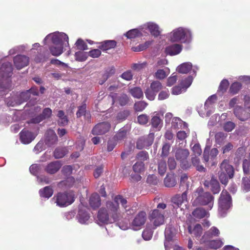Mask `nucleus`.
<instances>
[{
  "mask_svg": "<svg viewBox=\"0 0 250 250\" xmlns=\"http://www.w3.org/2000/svg\"><path fill=\"white\" fill-rule=\"evenodd\" d=\"M119 203L121 204L127 215L132 214L135 212V209L131 208L127 205L126 199L121 195H117L114 197L113 201L107 202L106 204L107 212L116 221H118L122 216Z\"/></svg>",
  "mask_w": 250,
  "mask_h": 250,
  "instance_id": "f257e3e1",
  "label": "nucleus"
},
{
  "mask_svg": "<svg viewBox=\"0 0 250 250\" xmlns=\"http://www.w3.org/2000/svg\"><path fill=\"white\" fill-rule=\"evenodd\" d=\"M13 67L10 62L4 59L0 61V96L5 95L11 86L9 79L12 74Z\"/></svg>",
  "mask_w": 250,
  "mask_h": 250,
  "instance_id": "f03ea898",
  "label": "nucleus"
},
{
  "mask_svg": "<svg viewBox=\"0 0 250 250\" xmlns=\"http://www.w3.org/2000/svg\"><path fill=\"white\" fill-rule=\"evenodd\" d=\"M166 38L170 42H181L185 44L190 43L193 39L191 30L187 27L180 26L173 29L167 33Z\"/></svg>",
  "mask_w": 250,
  "mask_h": 250,
  "instance_id": "7ed1b4c3",
  "label": "nucleus"
},
{
  "mask_svg": "<svg viewBox=\"0 0 250 250\" xmlns=\"http://www.w3.org/2000/svg\"><path fill=\"white\" fill-rule=\"evenodd\" d=\"M194 206L208 205V209L213 206V197L208 192H204L202 188H198L192 195Z\"/></svg>",
  "mask_w": 250,
  "mask_h": 250,
  "instance_id": "20e7f679",
  "label": "nucleus"
},
{
  "mask_svg": "<svg viewBox=\"0 0 250 250\" xmlns=\"http://www.w3.org/2000/svg\"><path fill=\"white\" fill-rule=\"evenodd\" d=\"M38 90L37 88L32 87L28 90L25 92H22L20 93H17L13 95L11 97L7 98L5 102L8 106H14L20 105L22 103L26 102L30 97L31 94L34 96L38 95Z\"/></svg>",
  "mask_w": 250,
  "mask_h": 250,
  "instance_id": "39448f33",
  "label": "nucleus"
},
{
  "mask_svg": "<svg viewBox=\"0 0 250 250\" xmlns=\"http://www.w3.org/2000/svg\"><path fill=\"white\" fill-rule=\"evenodd\" d=\"M75 195L73 191L59 192L52 198L56 205L61 207H66L72 204L75 201Z\"/></svg>",
  "mask_w": 250,
  "mask_h": 250,
  "instance_id": "423d86ee",
  "label": "nucleus"
},
{
  "mask_svg": "<svg viewBox=\"0 0 250 250\" xmlns=\"http://www.w3.org/2000/svg\"><path fill=\"white\" fill-rule=\"evenodd\" d=\"M68 37L63 32L58 31L53 32L47 35L43 41L44 44H46L49 41H51L54 45H63L65 46L69 45Z\"/></svg>",
  "mask_w": 250,
  "mask_h": 250,
  "instance_id": "0eeeda50",
  "label": "nucleus"
},
{
  "mask_svg": "<svg viewBox=\"0 0 250 250\" xmlns=\"http://www.w3.org/2000/svg\"><path fill=\"white\" fill-rule=\"evenodd\" d=\"M218 204L219 214L221 217H224L232 207L231 198L226 190L222 191Z\"/></svg>",
  "mask_w": 250,
  "mask_h": 250,
  "instance_id": "6e6552de",
  "label": "nucleus"
},
{
  "mask_svg": "<svg viewBox=\"0 0 250 250\" xmlns=\"http://www.w3.org/2000/svg\"><path fill=\"white\" fill-rule=\"evenodd\" d=\"M219 173V179L222 184L226 185L228 178H231L233 176L234 169L232 166L229 165L227 160H224L220 166Z\"/></svg>",
  "mask_w": 250,
  "mask_h": 250,
  "instance_id": "1a4fd4ad",
  "label": "nucleus"
},
{
  "mask_svg": "<svg viewBox=\"0 0 250 250\" xmlns=\"http://www.w3.org/2000/svg\"><path fill=\"white\" fill-rule=\"evenodd\" d=\"M216 100L217 96L216 95L210 96L206 100L204 107L198 110L199 115L202 117L209 116L214 111Z\"/></svg>",
  "mask_w": 250,
  "mask_h": 250,
  "instance_id": "9d476101",
  "label": "nucleus"
},
{
  "mask_svg": "<svg viewBox=\"0 0 250 250\" xmlns=\"http://www.w3.org/2000/svg\"><path fill=\"white\" fill-rule=\"evenodd\" d=\"M234 114L240 120L244 121L250 117V101H246L245 108L239 106H236L234 109Z\"/></svg>",
  "mask_w": 250,
  "mask_h": 250,
  "instance_id": "9b49d317",
  "label": "nucleus"
},
{
  "mask_svg": "<svg viewBox=\"0 0 250 250\" xmlns=\"http://www.w3.org/2000/svg\"><path fill=\"white\" fill-rule=\"evenodd\" d=\"M140 29L142 31L147 30L154 37H158L162 31L159 25L152 21L147 22L141 25Z\"/></svg>",
  "mask_w": 250,
  "mask_h": 250,
  "instance_id": "f8f14e48",
  "label": "nucleus"
},
{
  "mask_svg": "<svg viewBox=\"0 0 250 250\" xmlns=\"http://www.w3.org/2000/svg\"><path fill=\"white\" fill-rule=\"evenodd\" d=\"M149 220L155 227L153 228V229H155L156 227L164 223L165 218L163 212L160 211L158 209H154L150 214Z\"/></svg>",
  "mask_w": 250,
  "mask_h": 250,
  "instance_id": "ddd939ff",
  "label": "nucleus"
},
{
  "mask_svg": "<svg viewBox=\"0 0 250 250\" xmlns=\"http://www.w3.org/2000/svg\"><path fill=\"white\" fill-rule=\"evenodd\" d=\"M146 214L144 211H140L135 217L131 224L132 229L137 230L141 228L146 221Z\"/></svg>",
  "mask_w": 250,
  "mask_h": 250,
  "instance_id": "4468645a",
  "label": "nucleus"
},
{
  "mask_svg": "<svg viewBox=\"0 0 250 250\" xmlns=\"http://www.w3.org/2000/svg\"><path fill=\"white\" fill-rule=\"evenodd\" d=\"M97 223L100 225L112 223L116 221L108 213L106 208H101L98 212Z\"/></svg>",
  "mask_w": 250,
  "mask_h": 250,
  "instance_id": "2eb2a0df",
  "label": "nucleus"
},
{
  "mask_svg": "<svg viewBox=\"0 0 250 250\" xmlns=\"http://www.w3.org/2000/svg\"><path fill=\"white\" fill-rule=\"evenodd\" d=\"M154 134L150 133L146 137L140 138L137 142V147L141 149L143 148H146L151 146L154 141Z\"/></svg>",
  "mask_w": 250,
  "mask_h": 250,
  "instance_id": "dca6fc26",
  "label": "nucleus"
},
{
  "mask_svg": "<svg viewBox=\"0 0 250 250\" xmlns=\"http://www.w3.org/2000/svg\"><path fill=\"white\" fill-rule=\"evenodd\" d=\"M13 61L16 67L21 69L28 64L29 59L25 55H19L15 57Z\"/></svg>",
  "mask_w": 250,
  "mask_h": 250,
  "instance_id": "f3484780",
  "label": "nucleus"
},
{
  "mask_svg": "<svg viewBox=\"0 0 250 250\" xmlns=\"http://www.w3.org/2000/svg\"><path fill=\"white\" fill-rule=\"evenodd\" d=\"M187 194V191H185L181 195H176L172 198V202L178 207H180L183 204L187 207L188 202Z\"/></svg>",
  "mask_w": 250,
  "mask_h": 250,
  "instance_id": "a211bd4d",
  "label": "nucleus"
},
{
  "mask_svg": "<svg viewBox=\"0 0 250 250\" xmlns=\"http://www.w3.org/2000/svg\"><path fill=\"white\" fill-rule=\"evenodd\" d=\"M110 127L109 123L106 122L101 123L95 126L92 130L93 135H102L107 132Z\"/></svg>",
  "mask_w": 250,
  "mask_h": 250,
  "instance_id": "6ab92c4d",
  "label": "nucleus"
},
{
  "mask_svg": "<svg viewBox=\"0 0 250 250\" xmlns=\"http://www.w3.org/2000/svg\"><path fill=\"white\" fill-rule=\"evenodd\" d=\"M78 221L81 224H87L90 219V215L85 208L80 206L78 214L76 216Z\"/></svg>",
  "mask_w": 250,
  "mask_h": 250,
  "instance_id": "aec40b11",
  "label": "nucleus"
},
{
  "mask_svg": "<svg viewBox=\"0 0 250 250\" xmlns=\"http://www.w3.org/2000/svg\"><path fill=\"white\" fill-rule=\"evenodd\" d=\"M198 68L196 66H193L191 63L189 62H184L179 65L176 69L177 71L180 73L187 74L192 70L194 73H195Z\"/></svg>",
  "mask_w": 250,
  "mask_h": 250,
  "instance_id": "412c9836",
  "label": "nucleus"
},
{
  "mask_svg": "<svg viewBox=\"0 0 250 250\" xmlns=\"http://www.w3.org/2000/svg\"><path fill=\"white\" fill-rule=\"evenodd\" d=\"M183 46L179 43H174L168 45L165 48V53L170 56L179 54L182 50Z\"/></svg>",
  "mask_w": 250,
  "mask_h": 250,
  "instance_id": "4be33fe9",
  "label": "nucleus"
},
{
  "mask_svg": "<svg viewBox=\"0 0 250 250\" xmlns=\"http://www.w3.org/2000/svg\"><path fill=\"white\" fill-rule=\"evenodd\" d=\"M57 141V136L52 129H48L45 134L44 143L47 146H51Z\"/></svg>",
  "mask_w": 250,
  "mask_h": 250,
  "instance_id": "5701e85b",
  "label": "nucleus"
},
{
  "mask_svg": "<svg viewBox=\"0 0 250 250\" xmlns=\"http://www.w3.org/2000/svg\"><path fill=\"white\" fill-rule=\"evenodd\" d=\"M36 134L26 130H23L20 133L21 142L24 144L30 143L36 137Z\"/></svg>",
  "mask_w": 250,
  "mask_h": 250,
  "instance_id": "b1692460",
  "label": "nucleus"
},
{
  "mask_svg": "<svg viewBox=\"0 0 250 250\" xmlns=\"http://www.w3.org/2000/svg\"><path fill=\"white\" fill-rule=\"evenodd\" d=\"M220 234L219 230L215 227H211L208 231L206 232L200 240L201 243H205L207 240L213 237L218 236Z\"/></svg>",
  "mask_w": 250,
  "mask_h": 250,
  "instance_id": "393cba45",
  "label": "nucleus"
},
{
  "mask_svg": "<svg viewBox=\"0 0 250 250\" xmlns=\"http://www.w3.org/2000/svg\"><path fill=\"white\" fill-rule=\"evenodd\" d=\"M165 247L166 250H169L170 246L173 244L172 237L173 233L171 230V229L169 227H167L165 232Z\"/></svg>",
  "mask_w": 250,
  "mask_h": 250,
  "instance_id": "a878e982",
  "label": "nucleus"
},
{
  "mask_svg": "<svg viewBox=\"0 0 250 250\" xmlns=\"http://www.w3.org/2000/svg\"><path fill=\"white\" fill-rule=\"evenodd\" d=\"M52 115V110L49 108H45L43 110L42 114L31 120V123L37 124L41 122L44 119L49 118Z\"/></svg>",
  "mask_w": 250,
  "mask_h": 250,
  "instance_id": "bb28decb",
  "label": "nucleus"
},
{
  "mask_svg": "<svg viewBox=\"0 0 250 250\" xmlns=\"http://www.w3.org/2000/svg\"><path fill=\"white\" fill-rule=\"evenodd\" d=\"M21 111H14L13 113V117L8 116L5 119L0 116V123H8L12 122L18 121L22 119L21 118Z\"/></svg>",
  "mask_w": 250,
  "mask_h": 250,
  "instance_id": "cd10ccee",
  "label": "nucleus"
},
{
  "mask_svg": "<svg viewBox=\"0 0 250 250\" xmlns=\"http://www.w3.org/2000/svg\"><path fill=\"white\" fill-rule=\"evenodd\" d=\"M188 230L190 234L196 237H200L203 232L202 226L199 224H197L193 226H188Z\"/></svg>",
  "mask_w": 250,
  "mask_h": 250,
  "instance_id": "c85d7f7f",
  "label": "nucleus"
},
{
  "mask_svg": "<svg viewBox=\"0 0 250 250\" xmlns=\"http://www.w3.org/2000/svg\"><path fill=\"white\" fill-rule=\"evenodd\" d=\"M206 187H210L211 190L214 194H217L220 191V186L218 182L214 178H212L209 182L206 181L204 184Z\"/></svg>",
  "mask_w": 250,
  "mask_h": 250,
  "instance_id": "c756f323",
  "label": "nucleus"
},
{
  "mask_svg": "<svg viewBox=\"0 0 250 250\" xmlns=\"http://www.w3.org/2000/svg\"><path fill=\"white\" fill-rule=\"evenodd\" d=\"M169 73L170 69L168 67L158 68L154 74V77L157 79L163 80L166 78Z\"/></svg>",
  "mask_w": 250,
  "mask_h": 250,
  "instance_id": "7c9ffc66",
  "label": "nucleus"
},
{
  "mask_svg": "<svg viewBox=\"0 0 250 250\" xmlns=\"http://www.w3.org/2000/svg\"><path fill=\"white\" fill-rule=\"evenodd\" d=\"M187 124L182 121L180 118L175 117L172 119L171 128L172 129H185L187 128Z\"/></svg>",
  "mask_w": 250,
  "mask_h": 250,
  "instance_id": "2f4dec72",
  "label": "nucleus"
},
{
  "mask_svg": "<svg viewBox=\"0 0 250 250\" xmlns=\"http://www.w3.org/2000/svg\"><path fill=\"white\" fill-rule=\"evenodd\" d=\"M62 167L60 161H57L49 163L46 167L45 170L49 174H54L57 172Z\"/></svg>",
  "mask_w": 250,
  "mask_h": 250,
  "instance_id": "473e14b6",
  "label": "nucleus"
},
{
  "mask_svg": "<svg viewBox=\"0 0 250 250\" xmlns=\"http://www.w3.org/2000/svg\"><path fill=\"white\" fill-rule=\"evenodd\" d=\"M189 152L187 149H178L175 153L176 159L180 161L187 159L189 156Z\"/></svg>",
  "mask_w": 250,
  "mask_h": 250,
  "instance_id": "72a5a7b5",
  "label": "nucleus"
},
{
  "mask_svg": "<svg viewBox=\"0 0 250 250\" xmlns=\"http://www.w3.org/2000/svg\"><path fill=\"white\" fill-rule=\"evenodd\" d=\"M89 204L92 208H97L101 205L99 195L97 193L92 194L89 199Z\"/></svg>",
  "mask_w": 250,
  "mask_h": 250,
  "instance_id": "f704fd0d",
  "label": "nucleus"
},
{
  "mask_svg": "<svg viewBox=\"0 0 250 250\" xmlns=\"http://www.w3.org/2000/svg\"><path fill=\"white\" fill-rule=\"evenodd\" d=\"M65 47L63 45H53L50 47L49 49L52 55L55 56H60L63 52V48Z\"/></svg>",
  "mask_w": 250,
  "mask_h": 250,
  "instance_id": "c9c22d12",
  "label": "nucleus"
},
{
  "mask_svg": "<svg viewBox=\"0 0 250 250\" xmlns=\"http://www.w3.org/2000/svg\"><path fill=\"white\" fill-rule=\"evenodd\" d=\"M116 45V42L114 40H107L101 43L99 48L104 51H106L114 48Z\"/></svg>",
  "mask_w": 250,
  "mask_h": 250,
  "instance_id": "e433bc0d",
  "label": "nucleus"
},
{
  "mask_svg": "<svg viewBox=\"0 0 250 250\" xmlns=\"http://www.w3.org/2000/svg\"><path fill=\"white\" fill-rule=\"evenodd\" d=\"M142 31H143L140 29V27L139 29H133L127 32L125 35L128 39H134L136 37L141 36L142 35Z\"/></svg>",
  "mask_w": 250,
  "mask_h": 250,
  "instance_id": "4c0bfd02",
  "label": "nucleus"
},
{
  "mask_svg": "<svg viewBox=\"0 0 250 250\" xmlns=\"http://www.w3.org/2000/svg\"><path fill=\"white\" fill-rule=\"evenodd\" d=\"M39 193L42 197L48 199L53 195V190L50 187L47 186L41 189Z\"/></svg>",
  "mask_w": 250,
  "mask_h": 250,
  "instance_id": "58836bf2",
  "label": "nucleus"
},
{
  "mask_svg": "<svg viewBox=\"0 0 250 250\" xmlns=\"http://www.w3.org/2000/svg\"><path fill=\"white\" fill-rule=\"evenodd\" d=\"M75 180L72 177L67 178L65 180L61 181L58 184L61 188H70L74 185Z\"/></svg>",
  "mask_w": 250,
  "mask_h": 250,
  "instance_id": "ea45409f",
  "label": "nucleus"
},
{
  "mask_svg": "<svg viewBox=\"0 0 250 250\" xmlns=\"http://www.w3.org/2000/svg\"><path fill=\"white\" fill-rule=\"evenodd\" d=\"M151 125L153 127L157 128L159 130L162 127L163 122L158 114H157L152 117L151 119Z\"/></svg>",
  "mask_w": 250,
  "mask_h": 250,
  "instance_id": "a19ab883",
  "label": "nucleus"
},
{
  "mask_svg": "<svg viewBox=\"0 0 250 250\" xmlns=\"http://www.w3.org/2000/svg\"><path fill=\"white\" fill-rule=\"evenodd\" d=\"M192 215L195 218L201 219L203 217L208 216L209 214L208 211L203 208H198L192 212Z\"/></svg>",
  "mask_w": 250,
  "mask_h": 250,
  "instance_id": "79ce46f5",
  "label": "nucleus"
},
{
  "mask_svg": "<svg viewBox=\"0 0 250 250\" xmlns=\"http://www.w3.org/2000/svg\"><path fill=\"white\" fill-rule=\"evenodd\" d=\"M193 77L191 76L185 77L183 79L180 83V85L182 86L184 90L186 91L187 89L190 86L193 81Z\"/></svg>",
  "mask_w": 250,
  "mask_h": 250,
  "instance_id": "37998d69",
  "label": "nucleus"
},
{
  "mask_svg": "<svg viewBox=\"0 0 250 250\" xmlns=\"http://www.w3.org/2000/svg\"><path fill=\"white\" fill-rule=\"evenodd\" d=\"M153 41H148L142 44L132 47V50L134 52H140L147 48L152 44Z\"/></svg>",
  "mask_w": 250,
  "mask_h": 250,
  "instance_id": "c03bdc74",
  "label": "nucleus"
},
{
  "mask_svg": "<svg viewBox=\"0 0 250 250\" xmlns=\"http://www.w3.org/2000/svg\"><path fill=\"white\" fill-rule=\"evenodd\" d=\"M207 246L211 249H217L222 247L223 243L220 240L208 241L207 240Z\"/></svg>",
  "mask_w": 250,
  "mask_h": 250,
  "instance_id": "a18cd8bd",
  "label": "nucleus"
},
{
  "mask_svg": "<svg viewBox=\"0 0 250 250\" xmlns=\"http://www.w3.org/2000/svg\"><path fill=\"white\" fill-rule=\"evenodd\" d=\"M153 228H150L149 226H146L142 233V237L144 240L148 241L151 239L153 233Z\"/></svg>",
  "mask_w": 250,
  "mask_h": 250,
  "instance_id": "49530a36",
  "label": "nucleus"
},
{
  "mask_svg": "<svg viewBox=\"0 0 250 250\" xmlns=\"http://www.w3.org/2000/svg\"><path fill=\"white\" fill-rule=\"evenodd\" d=\"M113 103L118 102L121 105H125L127 103L128 97L126 94H122L118 98L112 97Z\"/></svg>",
  "mask_w": 250,
  "mask_h": 250,
  "instance_id": "de8ad7c7",
  "label": "nucleus"
},
{
  "mask_svg": "<svg viewBox=\"0 0 250 250\" xmlns=\"http://www.w3.org/2000/svg\"><path fill=\"white\" fill-rule=\"evenodd\" d=\"M227 135L223 132H219L215 134V142L217 144L221 146L224 142Z\"/></svg>",
  "mask_w": 250,
  "mask_h": 250,
  "instance_id": "09e8293b",
  "label": "nucleus"
},
{
  "mask_svg": "<svg viewBox=\"0 0 250 250\" xmlns=\"http://www.w3.org/2000/svg\"><path fill=\"white\" fill-rule=\"evenodd\" d=\"M229 85V81L226 79L223 80L219 85V89L218 90V93L222 94L227 89Z\"/></svg>",
  "mask_w": 250,
  "mask_h": 250,
  "instance_id": "8fccbe9b",
  "label": "nucleus"
},
{
  "mask_svg": "<svg viewBox=\"0 0 250 250\" xmlns=\"http://www.w3.org/2000/svg\"><path fill=\"white\" fill-rule=\"evenodd\" d=\"M167 169V164L165 160L162 159L160 160L158 162V171L159 173L163 175L165 173Z\"/></svg>",
  "mask_w": 250,
  "mask_h": 250,
  "instance_id": "3c124183",
  "label": "nucleus"
},
{
  "mask_svg": "<svg viewBox=\"0 0 250 250\" xmlns=\"http://www.w3.org/2000/svg\"><path fill=\"white\" fill-rule=\"evenodd\" d=\"M86 105L85 104H83L81 106L79 107L78 110L76 113L77 117H80L83 115H84L85 117H89V114L86 113Z\"/></svg>",
  "mask_w": 250,
  "mask_h": 250,
  "instance_id": "603ef678",
  "label": "nucleus"
},
{
  "mask_svg": "<svg viewBox=\"0 0 250 250\" xmlns=\"http://www.w3.org/2000/svg\"><path fill=\"white\" fill-rule=\"evenodd\" d=\"M164 183L167 187H172L176 185V182L173 176H167L164 180Z\"/></svg>",
  "mask_w": 250,
  "mask_h": 250,
  "instance_id": "864d4df0",
  "label": "nucleus"
},
{
  "mask_svg": "<svg viewBox=\"0 0 250 250\" xmlns=\"http://www.w3.org/2000/svg\"><path fill=\"white\" fill-rule=\"evenodd\" d=\"M66 153V149L65 148H58L55 149L54 155L56 159H59L63 157Z\"/></svg>",
  "mask_w": 250,
  "mask_h": 250,
  "instance_id": "5fc2aeb1",
  "label": "nucleus"
},
{
  "mask_svg": "<svg viewBox=\"0 0 250 250\" xmlns=\"http://www.w3.org/2000/svg\"><path fill=\"white\" fill-rule=\"evenodd\" d=\"M130 92L132 96L138 99L141 98L143 95L141 89L139 87H134L131 89Z\"/></svg>",
  "mask_w": 250,
  "mask_h": 250,
  "instance_id": "6e6d98bb",
  "label": "nucleus"
},
{
  "mask_svg": "<svg viewBox=\"0 0 250 250\" xmlns=\"http://www.w3.org/2000/svg\"><path fill=\"white\" fill-rule=\"evenodd\" d=\"M241 84L238 82L232 83L229 88V92L232 94H236L241 88Z\"/></svg>",
  "mask_w": 250,
  "mask_h": 250,
  "instance_id": "4d7b16f0",
  "label": "nucleus"
},
{
  "mask_svg": "<svg viewBox=\"0 0 250 250\" xmlns=\"http://www.w3.org/2000/svg\"><path fill=\"white\" fill-rule=\"evenodd\" d=\"M192 163L193 165L196 167L197 170L199 171H204L205 168L203 166L200 165V160L196 157L192 158Z\"/></svg>",
  "mask_w": 250,
  "mask_h": 250,
  "instance_id": "13d9d810",
  "label": "nucleus"
},
{
  "mask_svg": "<svg viewBox=\"0 0 250 250\" xmlns=\"http://www.w3.org/2000/svg\"><path fill=\"white\" fill-rule=\"evenodd\" d=\"M243 168L244 173L248 174L250 171V152L248 159L243 161Z\"/></svg>",
  "mask_w": 250,
  "mask_h": 250,
  "instance_id": "bf43d9fd",
  "label": "nucleus"
},
{
  "mask_svg": "<svg viewBox=\"0 0 250 250\" xmlns=\"http://www.w3.org/2000/svg\"><path fill=\"white\" fill-rule=\"evenodd\" d=\"M46 145L42 140L40 141L35 146L34 148V151L38 154L42 150L44 149L46 147Z\"/></svg>",
  "mask_w": 250,
  "mask_h": 250,
  "instance_id": "052dcab7",
  "label": "nucleus"
},
{
  "mask_svg": "<svg viewBox=\"0 0 250 250\" xmlns=\"http://www.w3.org/2000/svg\"><path fill=\"white\" fill-rule=\"evenodd\" d=\"M150 88L157 93L162 88L161 83L157 81H154L151 83Z\"/></svg>",
  "mask_w": 250,
  "mask_h": 250,
  "instance_id": "680f3d73",
  "label": "nucleus"
},
{
  "mask_svg": "<svg viewBox=\"0 0 250 250\" xmlns=\"http://www.w3.org/2000/svg\"><path fill=\"white\" fill-rule=\"evenodd\" d=\"M75 45L77 47L78 49L85 50L87 49V45L85 42L82 39H78L75 43Z\"/></svg>",
  "mask_w": 250,
  "mask_h": 250,
  "instance_id": "e2e57ef3",
  "label": "nucleus"
},
{
  "mask_svg": "<svg viewBox=\"0 0 250 250\" xmlns=\"http://www.w3.org/2000/svg\"><path fill=\"white\" fill-rule=\"evenodd\" d=\"M75 57L77 61L83 62L87 59V54L85 52L78 51L75 53Z\"/></svg>",
  "mask_w": 250,
  "mask_h": 250,
  "instance_id": "0e129e2a",
  "label": "nucleus"
},
{
  "mask_svg": "<svg viewBox=\"0 0 250 250\" xmlns=\"http://www.w3.org/2000/svg\"><path fill=\"white\" fill-rule=\"evenodd\" d=\"M144 164L143 162H137L133 167V170L137 173L141 172L144 169Z\"/></svg>",
  "mask_w": 250,
  "mask_h": 250,
  "instance_id": "69168bd1",
  "label": "nucleus"
},
{
  "mask_svg": "<svg viewBox=\"0 0 250 250\" xmlns=\"http://www.w3.org/2000/svg\"><path fill=\"white\" fill-rule=\"evenodd\" d=\"M146 97L149 100L152 101L154 99L156 93L152 90L150 88H148L145 92Z\"/></svg>",
  "mask_w": 250,
  "mask_h": 250,
  "instance_id": "338daca9",
  "label": "nucleus"
},
{
  "mask_svg": "<svg viewBox=\"0 0 250 250\" xmlns=\"http://www.w3.org/2000/svg\"><path fill=\"white\" fill-rule=\"evenodd\" d=\"M168 61L165 58L159 59L156 63L155 66L157 68H163L168 64Z\"/></svg>",
  "mask_w": 250,
  "mask_h": 250,
  "instance_id": "774afa93",
  "label": "nucleus"
}]
</instances>
